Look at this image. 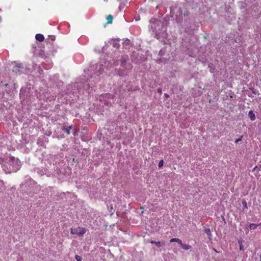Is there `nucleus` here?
<instances>
[{
    "instance_id": "f257e3e1",
    "label": "nucleus",
    "mask_w": 261,
    "mask_h": 261,
    "mask_svg": "<svg viewBox=\"0 0 261 261\" xmlns=\"http://www.w3.org/2000/svg\"><path fill=\"white\" fill-rule=\"evenodd\" d=\"M86 232V229L84 227H78L77 228H71L70 233L72 234H76L79 236H83Z\"/></svg>"
},
{
    "instance_id": "f03ea898",
    "label": "nucleus",
    "mask_w": 261,
    "mask_h": 261,
    "mask_svg": "<svg viewBox=\"0 0 261 261\" xmlns=\"http://www.w3.org/2000/svg\"><path fill=\"white\" fill-rule=\"evenodd\" d=\"M35 38L40 42H42L44 40V36L41 34H37L35 36Z\"/></svg>"
},
{
    "instance_id": "7ed1b4c3",
    "label": "nucleus",
    "mask_w": 261,
    "mask_h": 261,
    "mask_svg": "<svg viewBox=\"0 0 261 261\" xmlns=\"http://www.w3.org/2000/svg\"><path fill=\"white\" fill-rule=\"evenodd\" d=\"M72 125L68 127L63 126V127H62V129L63 130L66 132V134L68 135H69L70 134V130L72 128Z\"/></svg>"
},
{
    "instance_id": "20e7f679",
    "label": "nucleus",
    "mask_w": 261,
    "mask_h": 261,
    "mask_svg": "<svg viewBox=\"0 0 261 261\" xmlns=\"http://www.w3.org/2000/svg\"><path fill=\"white\" fill-rule=\"evenodd\" d=\"M181 247L184 250H188L192 248L191 246L185 244H183L181 241V243L179 244Z\"/></svg>"
},
{
    "instance_id": "39448f33",
    "label": "nucleus",
    "mask_w": 261,
    "mask_h": 261,
    "mask_svg": "<svg viewBox=\"0 0 261 261\" xmlns=\"http://www.w3.org/2000/svg\"><path fill=\"white\" fill-rule=\"evenodd\" d=\"M248 116L252 121L255 119V115L252 111H250L248 113Z\"/></svg>"
},
{
    "instance_id": "423d86ee",
    "label": "nucleus",
    "mask_w": 261,
    "mask_h": 261,
    "mask_svg": "<svg viewBox=\"0 0 261 261\" xmlns=\"http://www.w3.org/2000/svg\"><path fill=\"white\" fill-rule=\"evenodd\" d=\"M107 20H108L107 22L106 23L107 24L112 23V22H113V15H111V14H109L107 17Z\"/></svg>"
},
{
    "instance_id": "0eeeda50",
    "label": "nucleus",
    "mask_w": 261,
    "mask_h": 261,
    "mask_svg": "<svg viewBox=\"0 0 261 261\" xmlns=\"http://www.w3.org/2000/svg\"><path fill=\"white\" fill-rule=\"evenodd\" d=\"M181 240L179 239H178V238H172L170 240V242L171 243H172V242H177L179 244L180 243H181Z\"/></svg>"
},
{
    "instance_id": "6e6552de",
    "label": "nucleus",
    "mask_w": 261,
    "mask_h": 261,
    "mask_svg": "<svg viewBox=\"0 0 261 261\" xmlns=\"http://www.w3.org/2000/svg\"><path fill=\"white\" fill-rule=\"evenodd\" d=\"M19 68H20L19 66L15 65V66L13 67V72H15V73L19 72Z\"/></svg>"
},
{
    "instance_id": "1a4fd4ad",
    "label": "nucleus",
    "mask_w": 261,
    "mask_h": 261,
    "mask_svg": "<svg viewBox=\"0 0 261 261\" xmlns=\"http://www.w3.org/2000/svg\"><path fill=\"white\" fill-rule=\"evenodd\" d=\"M258 226V225H257V224H254V223H251L249 225V228L250 229H255L257 228V227Z\"/></svg>"
},
{
    "instance_id": "9d476101",
    "label": "nucleus",
    "mask_w": 261,
    "mask_h": 261,
    "mask_svg": "<svg viewBox=\"0 0 261 261\" xmlns=\"http://www.w3.org/2000/svg\"><path fill=\"white\" fill-rule=\"evenodd\" d=\"M242 203H243V211H244L245 210H247L248 209V207H247V202L245 200H243V202H242Z\"/></svg>"
},
{
    "instance_id": "9b49d317",
    "label": "nucleus",
    "mask_w": 261,
    "mask_h": 261,
    "mask_svg": "<svg viewBox=\"0 0 261 261\" xmlns=\"http://www.w3.org/2000/svg\"><path fill=\"white\" fill-rule=\"evenodd\" d=\"M150 243L151 244H155L157 246L160 247L161 246V243L160 242H155V241H151Z\"/></svg>"
},
{
    "instance_id": "f8f14e48",
    "label": "nucleus",
    "mask_w": 261,
    "mask_h": 261,
    "mask_svg": "<svg viewBox=\"0 0 261 261\" xmlns=\"http://www.w3.org/2000/svg\"><path fill=\"white\" fill-rule=\"evenodd\" d=\"M163 164H164V161L163 160H161L159 162V165H158L159 168H162L163 167Z\"/></svg>"
},
{
    "instance_id": "ddd939ff",
    "label": "nucleus",
    "mask_w": 261,
    "mask_h": 261,
    "mask_svg": "<svg viewBox=\"0 0 261 261\" xmlns=\"http://www.w3.org/2000/svg\"><path fill=\"white\" fill-rule=\"evenodd\" d=\"M75 258L77 261H82V257L80 255H76Z\"/></svg>"
},
{
    "instance_id": "4468645a",
    "label": "nucleus",
    "mask_w": 261,
    "mask_h": 261,
    "mask_svg": "<svg viewBox=\"0 0 261 261\" xmlns=\"http://www.w3.org/2000/svg\"><path fill=\"white\" fill-rule=\"evenodd\" d=\"M49 40H50V41L52 42H53L55 40V36H54V35H52V36H50L49 37Z\"/></svg>"
},
{
    "instance_id": "2eb2a0df",
    "label": "nucleus",
    "mask_w": 261,
    "mask_h": 261,
    "mask_svg": "<svg viewBox=\"0 0 261 261\" xmlns=\"http://www.w3.org/2000/svg\"><path fill=\"white\" fill-rule=\"evenodd\" d=\"M205 232L206 233L208 236H211L212 233H211V231L210 230V229H207L206 230H205Z\"/></svg>"
},
{
    "instance_id": "dca6fc26",
    "label": "nucleus",
    "mask_w": 261,
    "mask_h": 261,
    "mask_svg": "<svg viewBox=\"0 0 261 261\" xmlns=\"http://www.w3.org/2000/svg\"><path fill=\"white\" fill-rule=\"evenodd\" d=\"M243 138V136H241V138H239V139H237L236 140H235V143H238L239 142L242 141V139Z\"/></svg>"
},
{
    "instance_id": "f3484780",
    "label": "nucleus",
    "mask_w": 261,
    "mask_h": 261,
    "mask_svg": "<svg viewBox=\"0 0 261 261\" xmlns=\"http://www.w3.org/2000/svg\"><path fill=\"white\" fill-rule=\"evenodd\" d=\"M240 250L241 251H244V247H243L242 244H241L240 245Z\"/></svg>"
},
{
    "instance_id": "a211bd4d",
    "label": "nucleus",
    "mask_w": 261,
    "mask_h": 261,
    "mask_svg": "<svg viewBox=\"0 0 261 261\" xmlns=\"http://www.w3.org/2000/svg\"><path fill=\"white\" fill-rule=\"evenodd\" d=\"M158 92L160 93H162V90L161 89H158Z\"/></svg>"
},
{
    "instance_id": "6ab92c4d",
    "label": "nucleus",
    "mask_w": 261,
    "mask_h": 261,
    "mask_svg": "<svg viewBox=\"0 0 261 261\" xmlns=\"http://www.w3.org/2000/svg\"><path fill=\"white\" fill-rule=\"evenodd\" d=\"M164 96L166 97H169V95L167 94H164Z\"/></svg>"
},
{
    "instance_id": "aec40b11",
    "label": "nucleus",
    "mask_w": 261,
    "mask_h": 261,
    "mask_svg": "<svg viewBox=\"0 0 261 261\" xmlns=\"http://www.w3.org/2000/svg\"><path fill=\"white\" fill-rule=\"evenodd\" d=\"M238 243L239 244V246L241 244H242V241L241 240H239L238 241Z\"/></svg>"
},
{
    "instance_id": "412c9836",
    "label": "nucleus",
    "mask_w": 261,
    "mask_h": 261,
    "mask_svg": "<svg viewBox=\"0 0 261 261\" xmlns=\"http://www.w3.org/2000/svg\"><path fill=\"white\" fill-rule=\"evenodd\" d=\"M73 136H75L76 135V132H74L73 133Z\"/></svg>"
},
{
    "instance_id": "4be33fe9",
    "label": "nucleus",
    "mask_w": 261,
    "mask_h": 261,
    "mask_svg": "<svg viewBox=\"0 0 261 261\" xmlns=\"http://www.w3.org/2000/svg\"><path fill=\"white\" fill-rule=\"evenodd\" d=\"M259 225H261V223L259 224Z\"/></svg>"
}]
</instances>
